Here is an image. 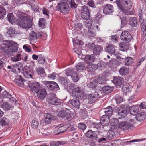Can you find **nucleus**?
Masks as SVG:
<instances>
[{
  "mask_svg": "<svg viewBox=\"0 0 146 146\" xmlns=\"http://www.w3.org/2000/svg\"><path fill=\"white\" fill-rule=\"evenodd\" d=\"M121 39L125 42H129L132 38L130 33L127 31H123L120 36Z\"/></svg>",
  "mask_w": 146,
  "mask_h": 146,
  "instance_id": "9b49d317",
  "label": "nucleus"
},
{
  "mask_svg": "<svg viewBox=\"0 0 146 146\" xmlns=\"http://www.w3.org/2000/svg\"><path fill=\"white\" fill-rule=\"evenodd\" d=\"M46 102L49 104L58 105L61 104V102L54 93L48 94L46 97Z\"/></svg>",
  "mask_w": 146,
  "mask_h": 146,
  "instance_id": "423d86ee",
  "label": "nucleus"
},
{
  "mask_svg": "<svg viewBox=\"0 0 146 146\" xmlns=\"http://www.w3.org/2000/svg\"><path fill=\"white\" fill-rule=\"evenodd\" d=\"M32 69L28 66L25 67L23 70V74L27 78H33V75L32 74Z\"/></svg>",
  "mask_w": 146,
  "mask_h": 146,
  "instance_id": "4468645a",
  "label": "nucleus"
},
{
  "mask_svg": "<svg viewBox=\"0 0 146 146\" xmlns=\"http://www.w3.org/2000/svg\"><path fill=\"white\" fill-rule=\"evenodd\" d=\"M89 11L88 7L84 5L82 7L81 16L84 19H88L90 17Z\"/></svg>",
  "mask_w": 146,
  "mask_h": 146,
  "instance_id": "ddd939ff",
  "label": "nucleus"
},
{
  "mask_svg": "<svg viewBox=\"0 0 146 146\" xmlns=\"http://www.w3.org/2000/svg\"><path fill=\"white\" fill-rule=\"evenodd\" d=\"M38 62L40 64H42L44 63L45 59L44 56L42 54H39Z\"/></svg>",
  "mask_w": 146,
  "mask_h": 146,
  "instance_id": "13d9d810",
  "label": "nucleus"
},
{
  "mask_svg": "<svg viewBox=\"0 0 146 146\" xmlns=\"http://www.w3.org/2000/svg\"><path fill=\"white\" fill-rule=\"evenodd\" d=\"M115 47L114 45L112 44H109L105 48V51L110 54H112L114 53Z\"/></svg>",
  "mask_w": 146,
  "mask_h": 146,
  "instance_id": "b1692460",
  "label": "nucleus"
},
{
  "mask_svg": "<svg viewBox=\"0 0 146 146\" xmlns=\"http://www.w3.org/2000/svg\"><path fill=\"white\" fill-rule=\"evenodd\" d=\"M73 72L74 71L72 69L68 68L64 71V73L67 76H69L72 75V72Z\"/></svg>",
  "mask_w": 146,
  "mask_h": 146,
  "instance_id": "e2e57ef3",
  "label": "nucleus"
},
{
  "mask_svg": "<svg viewBox=\"0 0 146 146\" xmlns=\"http://www.w3.org/2000/svg\"><path fill=\"white\" fill-rule=\"evenodd\" d=\"M67 88L72 90V95L74 97L77 98L79 94H82L83 92L82 88L76 84H70Z\"/></svg>",
  "mask_w": 146,
  "mask_h": 146,
  "instance_id": "39448f33",
  "label": "nucleus"
},
{
  "mask_svg": "<svg viewBox=\"0 0 146 146\" xmlns=\"http://www.w3.org/2000/svg\"><path fill=\"white\" fill-rule=\"evenodd\" d=\"M119 50L123 51H125L127 50L128 49L127 44L123 43H121L119 44Z\"/></svg>",
  "mask_w": 146,
  "mask_h": 146,
  "instance_id": "ea45409f",
  "label": "nucleus"
},
{
  "mask_svg": "<svg viewBox=\"0 0 146 146\" xmlns=\"http://www.w3.org/2000/svg\"><path fill=\"white\" fill-rule=\"evenodd\" d=\"M86 21H85V25L86 27L89 28L92 25L93 21L91 19H86Z\"/></svg>",
  "mask_w": 146,
  "mask_h": 146,
  "instance_id": "6e6d98bb",
  "label": "nucleus"
},
{
  "mask_svg": "<svg viewBox=\"0 0 146 146\" xmlns=\"http://www.w3.org/2000/svg\"><path fill=\"white\" fill-rule=\"evenodd\" d=\"M97 133L96 132L88 130L86 133V136L87 138L92 139H96L98 138Z\"/></svg>",
  "mask_w": 146,
  "mask_h": 146,
  "instance_id": "a211bd4d",
  "label": "nucleus"
},
{
  "mask_svg": "<svg viewBox=\"0 0 146 146\" xmlns=\"http://www.w3.org/2000/svg\"><path fill=\"white\" fill-rule=\"evenodd\" d=\"M57 119V118L56 117L50 114L47 113L45 117L44 121L46 124H49L50 123V124H51V122L52 123H54L53 125H51L50 128H54L57 126L56 121Z\"/></svg>",
  "mask_w": 146,
  "mask_h": 146,
  "instance_id": "0eeeda50",
  "label": "nucleus"
},
{
  "mask_svg": "<svg viewBox=\"0 0 146 146\" xmlns=\"http://www.w3.org/2000/svg\"><path fill=\"white\" fill-rule=\"evenodd\" d=\"M21 71V68L17 65L14 66L12 68V71L13 72L17 74L19 73Z\"/></svg>",
  "mask_w": 146,
  "mask_h": 146,
  "instance_id": "603ef678",
  "label": "nucleus"
},
{
  "mask_svg": "<svg viewBox=\"0 0 146 146\" xmlns=\"http://www.w3.org/2000/svg\"><path fill=\"white\" fill-rule=\"evenodd\" d=\"M6 11L2 7H0V19H3L4 16L5 15Z\"/></svg>",
  "mask_w": 146,
  "mask_h": 146,
  "instance_id": "052dcab7",
  "label": "nucleus"
},
{
  "mask_svg": "<svg viewBox=\"0 0 146 146\" xmlns=\"http://www.w3.org/2000/svg\"><path fill=\"white\" fill-rule=\"evenodd\" d=\"M115 100L117 104L120 103L122 102L123 98L119 96H116L115 98Z\"/></svg>",
  "mask_w": 146,
  "mask_h": 146,
  "instance_id": "338daca9",
  "label": "nucleus"
},
{
  "mask_svg": "<svg viewBox=\"0 0 146 146\" xmlns=\"http://www.w3.org/2000/svg\"><path fill=\"white\" fill-rule=\"evenodd\" d=\"M21 55L20 54H18L15 56L11 58L12 60L14 62H17L19 61L21 59Z\"/></svg>",
  "mask_w": 146,
  "mask_h": 146,
  "instance_id": "69168bd1",
  "label": "nucleus"
},
{
  "mask_svg": "<svg viewBox=\"0 0 146 146\" xmlns=\"http://www.w3.org/2000/svg\"><path fill=\"white\" fill-rule=\"evenodd\" d=\"M116 3L119 9L123 13H126L127 11L131 8V0H116Z\"/></svg>",
  "mask_w": 146,
  "mask_h": 146,
  "instance_id": "f257e3e1",
  "label": "nucleus"
},
{
  "mask_svg": "<svg viewBox=\"0 0 146 146\" xmlns=\"http://www.w3.org/2000/svg\"><path fill=\"white\" fill-rule=\"evenodd\" d=\"M17 24L21 27L25 29H29L32 26V23L31 19H28L27 17L23 18H17L16 20Z\"/></svg>",
  "mask_w": 146,
  "mask_h": 146,
  "instance_id": "20e7f679",
  "label": "nucleus"
},
{
  "mask_svg": "<svg viewBox=\"0 0 146 146\" xmlns=\"http://www.w3.org/2000/svg\"><path fill=\"white\" fill-rule=\"evenodd\" d=\"M112 90L113 89L112 87L108 86H106L103 88L102 90L104 93L108 94L109 93L111 92Z\"/></svg>",
  "mask_w": 146,
  "mask_h": 146,
  "instance_id": "09e8293b",
  "label": "nucleus"
},
{
  "mask_svg": "<svg viewBox=\"0 0 146 146\" xmlns=\"http://www.w3.org/2000/svg\"><path fill=\"white\" fill-rule=\"evenodd\" d=\"M74 25L75 29L78 31L80 30L83 27L82 24L80 23H75Z\"/></svg>",
  "mask_w": 146,
  "mask_h": 146,
  "instance_id": "0e129e2a",
  "label": "nucleus"
},
{
  "mask_svg": "<svg viewBox=\"0 0 146 146\" xmlns=\"http://www.w3.org/2000/svg\"><path fill=\"white\" fill-rule=\"evenodd\" d=\"M59 82L64 86L65 88H66V87H68V80L66 79L63 77L60 76L59 77Z\"/></svg>",
  "mask_w": 146,
  "mask_h": 146,
  "instance_id": "bb28decb",
  "label": "nucleus"
},
{
  "mask_svg": "<svg viewBox=\"0 0 146 146\" xmlns=\"http://www.w3.org/2000/svg\"><path fill=\"white\" fill-rule=\"evenodd\" d=\"M9 121L7 116H4L0 120V124L2 126H5L9 124Z\"/></svg>",
  "mask_w": 146,
  "mask_h": 146,
  "instance_id": "2f4dec72",
  "label": "nucleus"
},
{
  "mask_svg": "<svg viewBox=\"0 0 146 146\" xmlns=\"http://www.w3.org/2000/svg\"><path fill=\"white\" fill-rule=\"evenodd\" d=\"M72 104L76 108H78L80 105L79 101L76 99H73L71 101Z\"/></svg>",
  "mask_w": 146,
  "mask_h": 146,
  "instance_id": "37998d69",
  "label": "nucleus"
},
{
  "mask_svg": "<svg viewBox=\"0 0 146 146\" xmlns=\"http://www.w3.org/2000/svg\"><path fill=\"white\" fill-rule=\"evenodd\" d=\"M67 115V113L65 111L61 110L58 113V116L62 118H64Z\"/></svg>",
  "mask_w": 146,
  "mask_h": 146,
  "instance_id": "680f3d73",
  "label": "nucleus"
},
{
  "mask_svg": "<svg viewBox=\"0 0 146 146\" xmlns=\"http://www.w3.org/2000/svg\"><path fill=\"white\" fill-rule=\"evenodd\" d=\"M76 67V70L80 72L81 71H83L86 69V66L84 62H79L77 64Z\"/></svg>",
  "mask_w": 146,
  "mask_h": 146,
  "instance_id": "c85d7f7f",
  "label": "nucleus"
},
{
  "mask_svg": "<svg viewBox=\"0 0 146 146\" xmlns=\"http://www.w3.org/2000/svg\"><path fill=\"white\" fill-rule=\"evenodd\" d=\"M1 94L3 98L8 99L11 97V94L7 91L5 90L2 92Z\"/></svg>",
  "mask_w": 146,
  "mask_h": 146,
  "instance_id": "5fc2aeb1",
  "label": "nucleus"
},
{
  "mask_svg": "<svg viewBox=\"0 0 146 146\" xmlns=\"http://www.w3.org/2000/svg\"><path fill=\"white\" fill-rule=\"evenodd\" d=\"M100 120V124L102 126H106L109 124L110 122L109 117L106 115H102L101 117Z\"/></svg>",
  "mask_w": 146,
  "mask_h": 146,
  "instance_id": "412c9836",
  "label": "nucleus"
},
{
  "mask_svg": "<svg viewBox=\"0 0 146 146\" xmlns=\"http://www.w3.org/2000/svg\"><path fill=\"white\" fill-rule=\"evenodd\" d=\"M129 23L130 25L132 27H136L137 24V21L135 17H131L129 20Z\"/></svg>",
  "mask_w": 146,
  "mask_h": 146,
  "instance_id": "c9c22d12",
  "label": "nucleus"
},
{
  "mask_svg": "<svg viewBox=\"0 0 146 146\" xmlns=\"http://www.w3.org/2000/svg\"><path fill=\"white\" fill-rule=\"evenodd\" d=\"M146 118L145 114L144 112H141L137 114L135 118L138 121H142Z\"/></svg>",
  "mask_w": 146,
  "mask_h": 146,
  "instance_id": "c756f323",
  "label": "nucleus"
},
{
  "mask_svg": "<svg viewBox=\"0 0 146 146\" xmlns=\"http://www.w3.org/2000/svg\"><path fill=\"white\" fill-rule=\"evenodd\" d=\"M97 84V81L93 80L88 84V86L90 88L94 89L96 88Z\"/></svg>",
  "mask_w": 146,
  "mask_h": 146,
  "instance_id": "a18cd8bd",
  "label": "nucleus"
},
{
  "mask_svg": "<svg viewBox=\"0 0 146 146\" xmlns=\"http://www.w3.org/2000/svg\"><path fill=\"white\" fill-rule=\"evenodd\" d=\"M102 111L105 113V115L107 116H111L113 114V110L111 106H108L106 108L103 109Z\"/></svg>",
  "mask_w": 146,
  "mask_h": 146,
  "instance_id": "5701e85b",
  "label": "nucleus"
},
{
  "mask_svg": "<svg viewBox=\"0 0 146 146\" xmlns=\"http://www.w3.org/2000/svg\"><path fill=\"white\" fill-rule=\"evenodd\" d=\"M114 134V132L113 130H110L108 131L106 137V138L109 139H112L113 137Z\"/></svg>",
  "mask_w": 146,
  "mask_h": 146,
  "instance_id": "de8ad7c7",
  "label": "nucleus"
},
{
  "mask_svg": "<svg viewBox=\"0 0 146 146\" xmlns=\"http://www.w3.org/2000/svg\"><path fill=\"white\" fill-rule=\"evenodd\" d=\"M41 36V34L39 33H36L33 31L30 33V36L31 40H35Z\"/></svg>",
  "mask_w": 146,
  "mask_h": 146,
  "instance_id": "a878e982",
  "label": "nucleus"
},
{
  "mask_svg": "<svg viewBox=\"0 0 146 146\" xmlns=\"http://www.w3.org/2000/svg\"><path fill=\"white\" fill-rule=\"evenodd\" d=\"M125 56H119V59L120 61H125V65L127 66H130L132 65L134 63V59L132 57H128L126 58Z\"/></svg>",
  "mask_w": 146,
  "mask_h": 146,
  "instance_id": "9d476101",
  "label": "nucleus"
},
{
  "mask_svg": "<svg viewBox=\"0 0 146 146\" xmlns=\"http://www.w3.org/2000/svg\"><path fill=\"white\" fill-rule=\"evenodd\" d=\"M38 24L40 27L41 29L44 28L46 25L45 20L43 18L40 19L38 21Z\"/></svg>",
  "mask_w": 146,
  "mask_h": 146,
  "instance_id": "58836bf2",
  "label": "nucleus"
},
{
  "mask_svg": "<svg viewBox=\"0 0 146 146\" xmlns=\"http://www.w3.org/2000/svg\"><path fill=\"white\" fill-rule=\"evenodd\" d=\"M44 84L47 88L51 90H57L59 88L58 85L55 82L45 81Z\"/></svg>",
  "mask_w": 146,
  "mask_h": 146,
  "instance_id": "1a4fd4ad",
  "label": "nucleus"
},
{
  "mask_svg": "<svg viewBox=\"0 0 146 146\" xmlns=\"http://www.w3.org/2000/svg\"><path fill=\"white\" fill-rule=\"evenodd\" d=\"M67 143V142L65 141H54L50 143V146H59Z\"/></svg>",
  "mask_w": 146,
  "mask_h": 146,
  "instance_id": "7c9ffc66",
  "label": "nucleus"
},
{
  "mask_svg": "<svg viewBox=\"0 0 146 146\" xmlns=\"http://www.w3.org/2000/svg\"><path fill=\"white\" fill-rule=\"evenodd\" d=\"M16 15L18 17V18H21L23 19V17H25V13H24L22 12L19 11H16L15 13Z\"/></svg>",
  "mask_w": 146,
  "mask_h": 146,
  "instance_id": "8fccbe9b",
  "label": "nucleus"
},
{
  "mask_svg": "<svg viewBox=\"0 0 146 146\" xmlns=\"http://www.w3.org/2000/svg\"><path fill=\"white\" fill-rule=\"evenodd\" d=\"M7 18L9 21L11 23L13 24L14 23V18L13 14L11 13H9L7 15Z\"/></svg>",
  "mask_w": 146,
  "mask_h": 146,
  "instance_id": "4d7b16f0",
  "label": "nucleus"
},
{
  "mask_svg": "<svg viewBox=\"0 0 146 146\" xmlns=\"http://www.w3.org/2000/svg\"><path fill=\"white\" fill-rule=\"evenodd\" d=\"M138 110V108L136 106H133L130 109L131 114L133 115H135L137 114Z\"/></svg>",
  "mask_w": 146,
  "mask_h": 146,
  "instance_id": "e433bc0d",
  "label": "nucleus"
},
{
  "mask_svg": "<svg viewBox=\"0 0 146 146\" xmlns=\"http://www.w3.org/2000/svg\"><path fill=\"white\" fill-rule=\"evenodd\" d=\"M142 13L141 10L139 11V22L140 23H143L146 22V20L143 19V18L142 17Z\"/></svg>",
  "mask_w": 146,
  "mask_h": 146,
  "instance_id": "bf43d9fd",
  "label": "nucleus"
},
{
  "mask_svg": "<svg viewBox=\"0 0 146 146\" xmlns=\"http://www.w3.org/2000/svg\"><path fill=\"white\" fill-rule=\"evenodd\" d=\"M25 80L23 79L22 76H19L16 78L15 79V82L17 85L20 86L23 84L24 85V82Z\"/></svg>",
  "mask_w": 146,
  "mask_h": 146,
  "instance_id": "cd10ccee",
  "label": "nucleus"
},
{
  "mask_svg": "<svg viewBox=\"0 0 146 146\" xmlns=\"http://www.w3.org/2000/svg\"><path fill=\"white\" fill-rule=\"evenodd\" d=\"M68 128L67 125H64L58 128L57 131L59 133H61L66 131Z\"/></svg>",
  "mask_w": 146,
  "mask_h": 146,
  "instance_id": "c03bdc74",
  "label": "nucleus"
},
{
  "mask_svg": "<svg viewBox=\"0 0 146 146\" xmlns=\"http://www.w3.org/2000/svg\"><path fill=\"white\" fill-rule=\"evenodd\" d=\"M58 3L56 6L60 13L66 14L68 13L69 7L67 3L68 0H56Z\"/></svg>",
  "mask_w": 146,
  "mask_h": 146,
  "instance_id": "f03ea898",
  "label": "nucleus"
},
{
  "mask_svg": "<svg viewBox=\"0 0 146 146\" xmlns=\"http://www.w3.org/2000/svg\"><path fill=\"white\" fill-rule=\"evenodd\" d=\"M78 127L79 129L83 131L86 129L87 126L85 123L80 122L78 123Z\"/></svg>",
  "mask_w": 146,
  "mask_h": 146,
  "instance_id": "864d4df0",
  "label": "nucleus"
},
{
  "mask_svg": "<svg viewBox=\"0 0 146 146\" xmlns=\"http://www.w3.org/2000/svg\"><path fill=\"white\" fill-rule=\"evenodd\" d=\"M112 82L115 86H119L123 83L124 80L122 78L119 77H114Z\"/></svg>",
  "mask_w": 146,
  "mask_h": 146,
  "instance_id": "aec40b11",
  "label": "nucleus"
},
{
  "mask_svg": "<svg viewBox=\"0 0 146 146\" xmlns=\"http://www.w3.org/2000/svg\"><path fill=\"white\" fill-rule=\"evenodd\" d=\"M36 93L37 94V96L38 99L43 100L47 95L46 90L44 88H40Z\"/></svg>",
  "mask_w": 146,
  "mask_h": 146,
  "instance_id": "2eb2a0df",
  "label": "nucleus"
},
{
  "mask_svg": "<svg viewBox=\"0 0 146 146\" xmlns=\"http://www.w3.org/2000/svg\"><path fill=\"white\" fill-rule=\"evenodd\" d=\"M122 90L123 92L125 93L128 92L130 90L128 86L125 85L123 86Z\"/></svg>",
  "mask_w": 146,
  "mask_h": 146,
  "instance_id": "774afa93",
  "label": "nucleus"
},
{
  "mask_svg": "<svg viewBox=\"0 0 146 146\" xmlns=\"http://www.w3.org/2000/svg\"><path fill=\"white\" fill-rule=\"evenodd\" d=\"M2 107L3 110L5 111H8L11 109L13 108V106L9 104L7 102H4L2 104Z\"/></svg>",
  "mask_w": 146,
  "mask_h": 146,
  "instance_id": "72a5a7b5",
  "label": "nucleus"
},
{
  "mask_svg": "<svg viewBox=\"0 0 146 146\" xmlns=\"http://www.w3.org/2000/svg\"><path fill=\"white\" fill-rule=\"evenodd\" d=\"M15 30L14 29H13L11 27L9 28L7 32V34L9 36L12 37L14 36V35L15 33Z\"/></svg>",
  "mask_w": 146,
  "mask_h": 146,
  "instance_id": "3c124183",
  "label": "nucleus"
},
{
  "mask_svg": "<svg viewBox=\"0 0 146 146\" xmlns=\"http://www.w3.org/2000/svg\"><path fill=\"white\" fill-rule=\"evenodd\" d=\"M120 74L122 76H125L129 72V69L126 67L123 66L121 67L119 70Z\"/></svg>",
  "mask_w": 146,
  "mask_h": 146,
  "instance_id": "393cba45",
  "label": "nucleus"
},
{
  "mask_svg": "<svg viewBox=\"0 0 146 146\" xmlns=\"http://www.w3.org/2000/svg\"><path fill=\"white\" fill-rule=\"evenodd\" d=\"M95 56L94 54L87 55H86L84 59L86 63L88 64H91L94 61Z\"/></svg>",
  "mask_w": 146,
  "mask_h": 146,
  "instance_id": "4be33fe9",
  "label": "nucleus"
},
{
  "mask_svg": "<svg viewBox=\"0 0 146 146\" xmlns=\"http://www.w3.org/2000/svg\"><path fill=\"white\" fill-rule=\"evenodd\" d=\"M102 48L100 46H97L93 50L94 54L96 55H99L102 51Z\"/></svg>",
  "mask_w": 146,
  "mask_h": 146,
  "instance_id": "473e14b6",
  "label": "nucleus"
},
{
  "mask_svg": "<svg viewBox=\"0 0 146 146\" xmlns=\"http://www.w3.org/2000/svg\"><path fill=\"white\" fill-rule=\"evenodd\" d=\"M129 110L127 105L121 106L120 108L118 110V115L119 119L124 118L127 115V111Z\"/></svg>",
  "mask_w": 146,
  "mask_h": 146,
  "instance_id": "f8f14e48",
  "label": "nucleus"
},
{
  "mask_svg": "<svg viewBox=\"0 0 146 146\" xmlns=\"http://www.w3.org/2000/svg\"><path fill=\"white\" fill-rule=\"evenodd\" d=\"M71 77L73 81L74 82H77L79 79V76L77 73L75 71L72 72Z\"/></svg>",
  "mask_w": 146,
  "mask_h": 146,
  "instance_id": "a19ab883",
  "label": "nucleus"
},
{
  "mask_svg": "<svg viewBox=\"0 0 146 146\" xmlns=\"http://www.w3.org/2000/svg\"><path fill=\"white\" fill-rule=\"evenodd\" d=\"M98 97V94L96 92L88 95L87 96L88 103L90 104L94 103L97 100Z\"/></svg>",
  "mask_w": 146,
  "mask_h": 146,
  "instance_id": "6ab92c4d",
  "label": "nucleus"
},
{
  "mask_svg": "<svg viewBox=\"0 0 146 146\" xmlns=\"http://www.w3.org/2000/svg\"><path fill=\"white\" fill-rule=\"evenodd\" d=\"M113 6L110 5L106 4L104 5L103 12L106 14H109L113 12Z\"/></svg>",
  "mask_w": 146,
  "mask_h": 146,
  "instance_id": "f3484780",
  "label": "nucleus"
},
{
  "mask_svg": "<svg viewBox=\"0 0 146 146\" xmlns=\"http://www.w3.org/2000/svg\"><path fill=\"white\" fill-rule=\"evenodd\" d=\"M118 127L121 129L131 130L133 127V124L127 121L119 122Z\"/></svg>",
  "mask_w": 146,
  "mask_h": 146,
  "instance_id": "6e6552de",
  "label": "nucleus"
},
{
  "mask_svg": "<svg viewBox=\"0 0 146 146\" xmlns=\"http://www.w3.org/2000/svg\"><path fill=\"white\" fill-rule=\"evenodd\" d=\"M86 68L88 69V71L93 72L97 69V66L96 64H89L86 66Z\"/></svg>",
  "mask_w": 146,
  "mask_h": 146,
  "instance_id": "f704fd0d",
  "label": "nucleus"
},
{
  "mask_svg": "<svg viewBox=\"0 0 146 146\" xmlns=\"http://www.w3.org/2000/svg\"><path fill=\"white\" fill-rule=\"evenodd\" d=\"M97 82V83L98 82L99 84H105L106 83L105 77L102 75L101 76H99L98 78Z\"/></svg>",
  "mask_w": 146,
  "mask_h": 146,
  "instance_id": "79ce46f5",
  "label": "nucleus"
},
{
  "mask_svg": "<svg viewBox=\"0 0 146 146\" xmlns=\"http://www.w3.org/2000/svg\"><path fill=\"white\" fill-rule=\"evenodd\" d=\"M5 47L8 48V54H12V53L16 52L18 50V44L13 41H6L4 42Z\"/></svg>",
  "mask_w": 146,
  "mask_h": 146,
  "instance_id": "7ed1b4c3",
  "label": "nucleus"
},
{
  "mask_svg": "<svg viewBox=\"0 0 146 146\" xmlns=\"http://www.w3.org/2000/svg\"><path fill=\"white\" fill-rule=\"evenodd\" d=\"M38 124V121L36 119H34L32 121L31 126L32 128L36 129L37 128Z\"/></svg>",
  "mask_w": 146,
  "mask_h": 146,
  "instance_id": "49530a36",
  "label": "nucleus"
},
{
  "mask_svg": "<svg viewBox=\"0 0 146 146\" xmlns=\"http://www.w3.org/2000/svg\"><path fill=\"white\" fill-rule=\"evenodd\" d=\"M30 90L33 93H36L38 90L40 89V86L38 82H33L30 85Z\"/></svg>",
  "mask_w": 146,
  "mask_h": 146,
  "instance_id": "dca6fc26",
  "label": "nucleus"
},
{
  "mask_svg": "<svg viewBox=\"0 0 146 146\" xmlns=\"http://www.w3.org/2000/svg\"><path fill=\"white\" fill-rule=\"evenodd\" d=\"M141 24V31L143 32L142 33V36L143 37L146 36V22H145Z\"/></svg>",
  "mask_w": 146,
  "mask_h": 146,
  "instance_id": "4c0bfd02",
  "label": "nucleus"
}]
</instances>
